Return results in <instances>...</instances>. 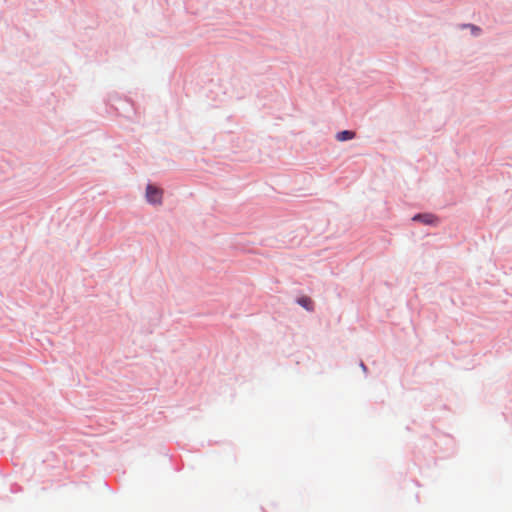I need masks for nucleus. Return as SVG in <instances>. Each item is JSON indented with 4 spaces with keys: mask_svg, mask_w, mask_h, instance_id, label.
<instances>
[{
    "mask_svg": "<svg viewBox=\"0 0 512 512\" xmlns=\"http://www.w3.org/2000/svg\"><path fill=\"white\" fill-rule=\"evenodd\" d=\"M146 197L148 203L159 204L162 201V191L153 185H148L146 189Z\"/></svg>",
    "mask_w": 512,
    "mask_h": 512,
    "instance_id": "obj_1",
    "label": "nucleus"
},
{
    "mask_svg": "<svg viewBox=\"0 0 512 512\" xmlns=\"http://www.w3.org/2000/svg\"><path fill=\"white\" fill-rule=\"evenodd\" d=\"M296 303L299 304V306L303 307L306 311L312 312L314 309V303L313 300H311L310 297L303 295L296 299Z\"/></svg>",
    "mask_w": 512,
    "mask_h": 512,
    "instance_id": "obj_2",
    "label": "nucleus"
},
{
    "mask_svg": "<svg viewBox=\"0 0 512 512\" xmlns=\"http://www.w3.org/2000/svg\"><path fill=\"white\" fill-rule=\"evenodd\" d=\"M413 221H421L427 225H433L436 223V217L433 214H418L413 217Z\"/></svg>",
    "mask_w": 512,
    "mask_h": 512,
    "instance_id": "obj_3",
    "label": "nucleus"
},
{
    "mask_svg": "<svg viewBox=\"0 0 512 512\" xmlns=\"http://www.w3.org/2000/svg\"><path fill=\"white\" fill-rule=\"evenodd\" d=\"M354 137H356V134L349 130L339 131L337 134H335V139H337L338 142L353 140Z\"/></svg>",
    "mask_w": 512,
    "mask_h": 512,
    "instance_id": "obj_4",
    "label": "nucleus"
}]
</instances>
